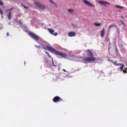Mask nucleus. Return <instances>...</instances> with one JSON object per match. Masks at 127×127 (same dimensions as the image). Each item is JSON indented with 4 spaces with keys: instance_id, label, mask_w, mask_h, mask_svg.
<instances>
[{
    "instance_id": "nucleus-1",
    "label": "nucleus",
    "mask_w": 127,
    "mask_h": 127,
    "mask_svg": "<svg viewBox=\"0 0 127 127\" xmlns=\"http://www.w3.org/2000/svg\"><path fill=\"white\" fill-rule=\"evenodd\" d=\"M43 48L45 50H48V51L51 52V53H55V55L60 56L61 57H62V58H66V57H67V55H66V54L57 51L55 49L50 46H46V47H43Z\"/></svg>"
},
{
    "instance_id": "nucleus-2",
    "label": "nucleus",
    "mask_w": 127,
    "mask_h": 127,
    "mask_svg": "<svg viewBox=\"0 0 127 127\" xmlns=\"http://www.w3.org/2000/svg\"><path fill=\"white\" fill-rule=\"evenodd\" d=\"M87 55L88 57V58H85L83 59L84 62H94L96 61V58L94 57V54L91 51V50L88 49L86 51Z\"/></svg>"
},
{
    "instance_id": "nucleus-3",
    "label": "nucleus",
    "mask_w": 127,
    "mask_h": 127,
    "mask_svg": "<svg viewBox=\"0 0 127 127\" xmlns=\"http://www.w3.org/2000/svg\"><path fill=\"white\" fill-rule=\"evenodd\" d=\"M112 63H113V64H114V65H115V66H121L120 67V71L121 72H123V73L124 74H127V67H125L124 69V67H125V64H118L117 63V61L116 62H111Z\"/></svg>"
},
{
    "instance_id": "nucleus-4",
    "label": "nucleus",
    "mask_w": 127,
    "mask_h": 127,
    "mask_svg": "<svg viewBox=\"0 0 127 127\" xmlns=\"http://www.w3.org/2000/svg\"><path fill=\"white\" fill-rule=\"evenodd\" d=\"M34 4H35L36 6H37V7H39V8L43 9V10H44L46 8L45 5L39 3V2L37 1H34Z\"/></svg>"
},
{
    "instance_id": "nucleus-5",
    "label": "nucleus",
    "mask_w": 127,
    "mask_h": 127,
    "mask_svg": "<svg viewBox=\"0 0 127 127\" xmlns=\"http://www.w3.org/2000/svg\"><path fill=\"white\" fill-rule=\"evenodd\" d=\"M29 35L30 37H32L34 40H35V41H38V40H39V37L31 32H29Z\"/></svg>"
},
{
    "instance_id": "nucleus-6",
    "label": "nucleus",
    "mask_w": 127,
    "mask_h": 127,
    "mask_svg": "<svg viewBox=\"0 0 127 127\" xmlns=\"http://www.w3.org/2000/svg\"><path fill=\"white\" fill-rule=\"evenodd\" d=\"M98 3L103 5V6H106V5H111V3L107 1L99 0L98 1Z\"/></svg>"
},
{
    "instance_id": "nucleus-7",
    "label": "nucleus",
    "mask_w": 127,
    "mask_h": 127,
    "mask_svg": "<svg viewBox=\"0 0 127 127\" xmlns=\"http://www.w3.org/2000/svg\"><path fill=\"white\" fill-rule=\"evenodd\" d=\"M63 102V99H62L61 97L59 96H55L53 99V102L54 103H57L58 102Z\"/></svg>"
},
{
    "instance_id": "nucleus-8",
    "label": "nucleus",
    "mask_w": 127,
    "mask_h": 127,
    "mask_svg": "<svg viewBox=\"0 0 127 127\" xmlns=\"http://www.w3.org/2000/svg\"><path fill=\"white\" fill-rule=\"evenodd\" d=\"M82 1H83L84 4L86 5H88V6H91V7H95V5L91 3L88 0H82Z\"/></svg>"
},
{
    "instance_id": "nucleus-9",
    "label": "nucleus",
    "mask_w": 127,
    "mask_h": 127,
    "mask_svg": "<svg viewBox=\"0 0 127 127\" xmlns=\"http://www.w3.org/2000/svg\"><path fill=\"white\" fill-rule=\"evenodd\" d=\"M48 30L51 34H52V35H54V36H57L58 35L57 32L54 33V32L55 31L54 29H51V28H48Z\"/></svg>"
},
{
    "instance_id": "nucleus-10",
    "label": "nucleus",
    "mask_w": 127,
    "mask_h": 127,
    "mask_svg": "<svg viewBox=\"0 0 127 127\" xmlns=\"http://www.w3.org/2000/svg\"><path fill=\"white\" fill-rule=\"evenodd\" d=\"M14 9V7H11L9 10H7V11H9L8 14V19H10L11 18V10Z\"/></svg>"
},
{
    "instance_id": "nucleus-11",
    "label": "nucleus",
    "mask_w": 127,
    "mask_h": 127,
    "mask_svg": "<svg viewBox=\"0 0 127 127\" xmlns=\"http://www.w3.org/2000/svg\"><path fill=\"white\" fill-rule=\"evenodd\" d=\"M45 53H46V54H47L48 55V57H49V58H51L52 59V64H53V66L56 67V65L54 64V62H53V58H52V57H51V56H50V55H49V52H45Z\"/></svg>"
},
{
    "instance_id": "nucleus-12",
    "label": "nucleus",
    "mask_w": 127,
    "mask_h": 127,
    "mask_svg": "<svg viewBox=\"0 0 127 127\" xmlns=\"http://www.w3.org/2000/svg\"><path fill=\"white\" fill-rule=\"evenodd\" d=\"M68 35L70 37H72L73 36H76V33H75L74 32H69L68 33Z\"/></svg>"
},
{
    "instance_id": "nucleus-13",
    "label": "nucleus",
    "mask_w": 127,
    "mask_h": 127,
    "mask_svg": "<svg viewBox=\"0 0 127 127\" xmlns=\"http://www.w3.org/2000/svg\"><path fill=\"white\" fill-rule=\"evenodd\" d=\"M100 36L101 37H104L105 36V28H103L101 30Z\"/></svg>"
},
{
    "instance_id": "nucleus-14",
    "label": "nucleus",
    "mask_w": 127,
    "mask_h": 127,
    "mask_svg": "<svg viewBox=\"0 0 127 127\" xmlns=\"http://www.w3.org/2000/svg\"><path fill=\"white\" fill-rule=\"evenodd\" d=\"M115 7H116V8H121V9L124 8V6H120L119 5H116Z\"/></svg>"
},
{
    "instance_id": "nucleus-15",
    "label": "nucleus",
    "mask_w": 127,
    "mask_h": 127,
    "mask_svg": "<svg viewBox=\"0 0 127 127\" xmlns=\"http://www.w3.org/2000/svg\"><path fill=\"white\" fill-rule=\"evenodd\" d=\"M112 27H117V26L115 24L110 25L109 26V29H111V28H112Z\"/></svg>"
},
{
    "instance_id": "nucleus-16",
    "label": "nucleus",
    "mask_w": 127,
    "mask_h": 127,
    "mask_svg": "<svg viewBox=\"0 0 127 127\" xmlns=\"http://www.w3.org/2000/svg\"><path fill=\"white\" fill-rule=\"evenodd\" d=\"M94 25H95V26H100V25H101V23H95Z\"/></svg>"
},
{
    "instance_id": "nucleus-17",
    "label": "nucleus",
    "mask_w": 127,
    "mask_h": 127,
    "mask_svg": "<svg viewBox=\"0 0 127 127\" xmlns=\"http://www.w3.org/2000/svg\"><path fill=\"white\" fill-rule=\"evenodd\" d=\"M67 11L68 12H72V11H74V10L73 9H68Z\"/></svg>"
},
{
    "instance_id": "nucleus-18",
    "label": "nucleus",
    "mask_w": 127,
    "mask_h": 127,
    "mask_svg": "<svg viewBox=\"0 0 127 127\" xmlns=\"http://www.w3.org/2000/svg\"><path fill=\"white\" fill-rule=\"evenodd\" d=\"M0 13L1 15H2V14L3 13V11H2V9H0Z\"/></svg>"
},
{
    "instance_id": "nucleus-19",
    "label": "nucleus",
    "mask_w": 127,
    "mask_h": 127,
    "mask_svg": "<svg viewBox=\"0 0 127 127\" xmlns=\"http://www.w3.org/2000/svg\"><path fill=\"white\" fill-rule=\"evenodd\" d=\"M0 5H3V2L0 0Z\"/></svg>"
},
{
    "instance_id": "nucleus-20",
    "label": "nucleus",
    "mask_w": 127,
    "mask_h": 127,
    "mask_svg": "<svg viewBox=\"0 0 127 127\" xmlns=\"http://www.w3.org/2000/svg\"><path fill=\"white\" fill-rule=\"evenodd\" d=\"M19 24H22V22H21V20H19L18 21Z\"/></svg>"
},
{
    "instance_id": "nucleus-21",
    "label": "nucleus",
    "mask_w": 127,
    "mask_h": 127,
    "mask_svg": "<svg viewBox=\"0 0 127 127\" xmlns=\"http://www.w3.org/2000/svg\"><path fill=\"white\" fill-rule=\"evenodd\" d=\"M49 0V1H50V2H52L54 4H55V2H53L52 0Z\"/></svg>"
},
{
    "instance_id": "nucleus-22",
    "label": "nucleus",
    "mask_w": 127,
    "mask_h": 127,
    "mask_svg": "<svg viewBox=\"0 0 127 127\" xmlns=\"http://www.w3.org/2000/svg\"><path fill=\"white\" fill-rule=\"evenodd\" d=\"M23 7H24V8H26V9H27V8H28V7H27V6H26L25 5H23Z\"/></svg>"
},
{
    "instance_id": "nucleus-23",
    "label": "nucleus",
    "mask_w": 127,
    "mask_h": 127,
    "mask_svg": "<svg viewBox=\"0 0 127 127\" xmlns=\"http://www.w3.org/2000/svg\"><path fill=\"white\" fill-rule=\"evenodd\" d=\"M6 35L7 36H9V33L8 32H7Z\"/></svg>"
},
{
    "instance_id": "nucleus-24",
    "label": "nucleus",
    "mask_w": 127,
    "mask_h": 127,
    "mask_svg": "<svg viewBox=\"0 0 127 127\" xmlns=\"http://www.w3.org/2000/svg\"><path fill=\"white\" fill-rule=\"evenodd\" d=\"M120 22H122V23H123V22H124V21H123V20H121Z\"/></svg>"
},
{
    "instance_id": "nucleus-25",
    "label": "nucleus",
    "mask_w": 127,
    "mask_h": 127,
    "mask_svg": "<svg viewBox=\"0 0 127 127\" xmlns=\"http://www.w3.org/2000/svg\"><path fill=\"white\" fill-rule=\"evenodd\" d=\"M121 18H122V19H124V16H121Z\"/></svg>"
},
{
    "instance_id": "nucleus-26",
    "label": "nucleus",
    "mask_w": 127,
    "mask_h": 127,
    "mask_svg": "<svg viewBox=\"0 0 127 127\" xmlns=\"http://www.w3.org/2000/svg\"><path fill=\"white\" fill-rule=\"evenodd\" d=\"M122 24H123V25H125V23H124V22H122Z\"/></svg>"
},
{
    "instance_id": "nucleus-27",
    "label": "nucleus",
    "mask_w": 127,
    "mask_h": 127,
    "mask_svg": "<svg viewBox=\"0 0 127 127\" xmlns=\"http://www.w3.org/2000/svg\"><path fill=\"white\" fill-rule=\"evenodd\" d=\"M118 11L121 12V10H119Z\"/></svg>"
},
{
    "instance_id": "nucleus-28",
    "label": "nucleus",
    "mask_w": 127,
    "mask_h": 127,
    "mask_svg": "<svg viewBox=\"0 0 127 127\" xmlns=\"http://www.w3.org/2000/svg\"><path fill=\"white\" fill-rule=\"evenodd\" d=\"M64 71H65V69H64Z\"/></svg>"
}]
</instances>
